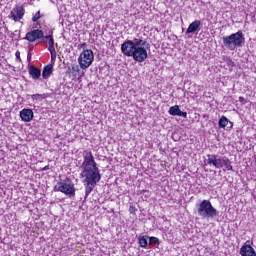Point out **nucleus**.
I'll list each match as a JSON object with an SVG mask.
<instances>
[{
	"label": "nucleus",
	"instance_id": "1",
	"mask_svg": "<svg viewBox=\"0 0 256 256\" xmlns=\"http://www.w3.org/2000/svg\"><path fill=\"white\" fill-rule=\"evenodd\" d=\"M149 49V43L147 40L141 38H134L133 40H126L121 45V51L125 57H132L137 63H143L149 54L147 50Z\"/></svg>",
	"mask_w": 256,
	"mask_h": 256
},
{
	"label": "nucleus",
	"instance_id": "2",
	"mask_svg": "<svg viewBox=\"0 0 256 256\" xmlns=\"http://www.w3.org/2000/svg\"><path fill=\"white\" fill-rule=\"evenodd\" d=\"M81 177H101V172L99 171V167H97V162H95V158L93 157V153L87 152L84 155V161L82 163Z\"/></svg>",
	"mask_w": 256,
	"mask_h": 256
},
{
	"label": "nucleus",
	"instance_id": "3",
	"mask_svg": "<svg viewBox=\"0 0 256 256\" xmlns=\"http://www.w3.org/2000/svg\"><path fill=\"white\" fill-rule=\"evenodd\" d=\"M207 163L210 167L215 169H223V171H233L231 160L225 156H217L215 154L207 155Z\"/></svg>",
	"mask_w": 256,
	"mask_h": 256
},
{
	"label": "nucleus",
	"instance_id": "4",
	"mask_svg": "<svg viewBox=\"0 0 256 256\" xmlns=\"http://www.w3.org/2000/svg\"><path fill=\"white\" fill-rule=\"evenodd\" d=\"M198 215L201 219H215L219 217V211L213 207L210 200H202L198 205Z\"/></svg>",
	"mask_w": 256,
	"mask_h": 256
},
{
	"label": "nucleus",
	"instance_id": "5",
	"mask_svg": "<svg viewBox=\"0 0 256 256\" xmlns=\"http://www.w3.org/2000/svg\"><path fill=\"white\" fill-rule=\"evenodd\" d=\"M223 43L227 49H230V51H235L237 47H243V44L245 43L243 31H238L230 36H224Z\"/></svg>",
	"mask_w": 256,
	"mask_h": 256
},
{
	"label": "nucleus",
	"instance_id": "6",
	"mask_svg": "<svg viewBox=\"0 0 256 256\" xmlns=\"http://www.w3.org/2000/svg\"><path fill=\"white\" fill-rule=\"evenodd\" d=\"M53 190L64 193V195H68V197H75V184L69 178L57 182Z\"/></svg>",
	"mask_w": 256,
	"mask_h": 256
},
{
	"label": "nucleus",
	"instance_id": "7",
	"mask_svg": "<svg viewBox=\"0 0 256 256\" xmlns=\"http://www.w3.org/2000/svg\"><path fill=\"white\" fill-rule=\"evenodd\" d=\"M95 59V55L93 54V50L86 49L84 50L78 57V63L81 69H89L91 65H93V61Z\"/></svg>",
	"mask_w": 256,
	"mask_h": 256
},
{
	"label": "nucleus",
	"instance_id": "8",
	"mask_svg": "<svg viewBox=\"0 0 256 256\" xmlns=\"http://www.w3.org/2000/svg\"><path fill=\"white\" fill-rule=\"evenodd\" d=\"M84 177V185H85V197H89L93 188L101 181V176H82Z\"/></svg>",
	"mask_w": 256,
	"mask_h": 256
},
{
	"label": "nucleus",
	"instance_id": "9",
	"mask_svg": "<svg viewBox=\"0 0 256 256\" xmlns=\"http://www.w3.org/2000/svg\"><path fill=\"white\" fill-rule=\"evenodd\" d=\"M24 16H25V8L23 7V5H16L11 10L8 17L9 19H12V21H15V23H17L18 21L23 19Z\"/></svg>",
	"mask_w": 256,
	"mask_h": 256
},
{
	"label": "nucleus",
	"instance_id": "10",
	"mask_svg": "<svg viewBox=\"0 0 256 256\" xmlns=\"http://www.w3.org/2000/svg\"><path fill=\"white\" fill-rule=\"evenodd\" d=\"M43 37H45V35L43 34V30L35 29V30H31L30 32H28L26 34L25 39L27 41H29L30 43H35V41H37V39H43Z\"/></svg>",
	"mask_w": 256,
	"mask_h": 256
},
{
	"label": "nucleus",
	"instance_id": "11",
	"mask_svg": "<svg viewBox=\"0 0 256 256\" xmlns=\"http://www.w3.org/2000/svg\"><path fill=\"white\" fill-rule=\"evenodd\" d=\"M33 110L31 109H23L20 111V118L22 121H25V123H29V121H33Z\"/></svg>",
	"mask_w": 256,
	"mask_h": 256
},
{
	"label": "nucleus",
	"instance_id": "12",
	"mask_svg": "<svg viewBox=\"0 0 256 256\" xmlns=\"http://www.w3.org/2000/svg\"><path fill=\"white\" fill-rule=\"evenodd\" d=\"M200 27H201V20H195L188 26L186 30V35H189L191 33H197V31H200Z\"/></svg>",
	"mask_w": 256,
	"mask_h": 256
},
{
	"label": "nucleus",
	"instance_id": "13",
	"mask_svg": "<svg viewBox=\"0 0 256 256\" xmlns=\"http://www.w3.org/2000/svg\"><path fill=\"white\" fill-rule=\"evenodd\" d=\"M241 256H256L255 249L251 245H244L240 249Z\"/></svg>",
	"mask_w": 256,
	"mask_h": 256
},
{
	"label": "nucleus",
	"instance_id": "14",
	"mask_svg": "<svg viewBox=\"0 0 256 256\" xmlns=\"http://www.w3.org/2000/svg\"><path fill=\"white\" fill-rule=\"evenodd\" d=\"M81 72V66L77 64H72L71 67H68V73L69 75H72V77H77L79 73Z\"/></svg>",
	"mask_w": 256,
	"mask_h": 256
},
{
	"label": "nucleus",
	"instance_id": "15",
	"mask_svg": "<svg viewBox=\"0 0 256 256\" xmlns=\"http://www.w3.org/2000/svg\"><path fill=\"white\" fill-rule=\"evenodd\" d=\"M28 72H29V75L32 77V79L36 80L41 77V70L34 66H30Z\"/></svg>",
	"mask_w": 256,
	"mask_h": 256
},
{
	"label": "nucleus",
	"instance_id": "16",
	"mask_svg": "<svg viewBox=\"0 0 256 256\" xmlns=\"http://www.w3.org/2000/svg\"><path fill=\"white\" fill-rule=\"evenodd\" d=\"M51 73H53V65L48 64L43 69V72H42L43 79H49V77H51Z\"/></svg>",
	"mask_w": 256,
	"mask_h": 256
},
{
	"label": "nucleus",
	"instance_id": "17",
	"mask_svg": "<svg viewBox=\"0 0 256 256\" xmlns=\"http://www.w3.org/2000/svg\"><path fill=\"white\" fill-rule=\"evenodd\" d=\"M45 39H47L48 41V51H51L53 49H55V40L53 39V35H48L44 37Z\"/></svg>",
	"mask_w": 256,
	"mask_h": 256
},
{
	"label": "nucleus",
	"instance_id": "18",
	"mask_svg": "<svg viewBox=\"0 0 256 256\" xmlns=\"http://www.w3.org/2000/svg\"><path fill=\"white\" fill-rule=\"evenodd\" d=\"M227 125H229V119H227V117L222 116L219 120V127L221 129H225V127H227Z\"/></svg>",
	"mask_w": 256,
	"mask_h": 256
},
{
	"label": "nucleus",
	"instance_id": "19",
	"mask_svg": "<svg viewBox=\"0 0 256 256\" xmlns=\"http://www.w3.org/2000/svg\"><path fill=\"white\" fill-rule=\"evenodd\" d=\"M168 113L169 115H173V116L177 115V113H179V105L170 107L168 110Z\"/></svg>",
	"mask_w": 256,
	"mask_h": 256
},
{
	"label": "nucleus",
	"instance_id": "20",
	"mask_svg": "<svg viewBox=\"0 0 256 256\" xmlns=\"http://www.w3.org/2000/svg\"><path fill=\"white\" fill-rule=\"evenodd\" d=\"M31 99H33V101H41L45 99V94H33L31 95Z\"/></svg>",
	"mask_w": 256,
	"mask_h": 256
},
{
	"label": "nucleus",
	"instance_id": "21",
	"mask_svg": "<svg viewBox=\"0 0 256 256\" xmlns=\"http://www.w3.org/2000/svg\"><path fill=\"white\" fill-rule=\"evenodd\" d=\"M139 245L140 247H147L148 242H147V238H145V236H142L141 238H139Z\"/></svg>",
	"mask_w": 256,
	"mask_h": 256
},
{
	"label": "nucleus",
	"instance_id": "22",
	"mask_svg": "<svg viewBox=\"0 0 256 256\" xmlns=\"http://www.w3.org/2000/svg\"><path fill=\"white\" fill-rule=\"evenodd\" d=\"M49 51L51 54V62L55 63V61L57 60V51L55 49L49 50Z\"/></svg>",
	"mask_w": 256,
	"mask_h": 256
},
{
	"label": "nucleus",
	"instance_id": "23",
	"mask_svg": "<svg viewBox=\"0 0 256 256\" xmlns=\"http://www.w3.org/2000/svg\"><path fill=\"white\" fill-rule=\"evenodd\" d=\"M41 19V12L38 11L33 17H32V21L33 23H37V21Z\"/></svg>",
	"mask_w": 256,
	"mask_h": 256
},
{
	"label": "nucleus",
	"instance_id": "24",
	"mask_svg": "<svg viewBox=\"0 0 256 256\" xmlns=\"http://www.w3.org/2000/svg\"><path fill=\"white\" fill-rule=\"evenodd\" d=\"M150 245H159V238L157 237H150Z\"/></svg>",
	"mask_w": 256,
	"mask_h": 256
},
{
	"label": "nucleus",
	"instance_id": "25",
	"mask_svg": "<svg viewBox=\"0 0 256 256\" xmlns=\"http://www.w3.org/2000/svg\"><path fill=\"white\" fill-rule=\"evenodd\" d=\"M176 115H177V117H184L186 119L187 112H183V111H181V109H179L178 113Z\"/></svg>",
	"mask_w": 256,
	"mask_h": 256
},
{
	"label": "nucleus",
	"instance_id": "26",
	"mask_svg": "<svg viewBox=\"0 0 256 256\" xmlns=\"http://www.w3.org/2000/svg\"><path fill=\"white\" fill-rule=\"evenodd\" d=\"M15 57H16V61H18L19 63H21V52L16 51Z\"/></svg>",
	"mask_w": 256,
	"mask_h": 256
},
{
	"label": "nucleus",
	"instance_id": "27",
	"mask_svg": "<svg viewBox=\"0 0 256 256\" xmlns=\"http://www.w3.org/2000/svg\"><path fill=\"white\" fill-rule=\"evenodd\" d=\"M135 211H137V208H135V206H130V207H129V213H130L131 215H133V213H135Z\"/></svg>",
	"mask_w": 256,
	"mask_h": 256
},
{
	"label": "nucleus",
	"instance_id": "28",
	"mask_svg": "<svg viewBox=\"0 0 256 256\" xmlns=\"http://www.w3.org/2000/svg\"><path fill=\"white\" fill-rule=\"evenodd\" d=\"M239 101H240V103H243V105H245V98L244 97L240 96Z\"/></svg>",
	"mask_w": 256,
	"mask_h": 256
},
{
	"label": "nucleus",
	"instance_id": "29",
	"mask_svg": "<svg viewBox=\"0 0 256 256\" xmlns=\"http://www.w3.org/2000/svg\"><path fill=\"white\" fill-rule=\"evenodd\" d=\"M27 60H28V61H31V53H28V55H27Z\"/></svg>",
	"mask_w": 256,
	"mask_h": 256
},
{
	"label": "nucleus",
	"instance_id": "30",
	"mask_svg": "<svg viewBox=\"0 0 256 256\" xmlns=\"http://www.w3.org/2000/svg\"><path fill=\"white\" fill-rule=\"evenodd\" d=\"M49 169V166H45L42 171H47Z\"/></svg>",
	"mask_w": 256,
	"mask_h": 256
},
{
	"label": "nucleus",
	"instance_id": "31",
	"mask_svg": "<svg viewBox=\"0 0 256 256\" xmlns=\"http://www.w3.org/2000/svg\"><path fill=\"white\" fill-rule=\"evenodd\" d=\"M143 193H149V191H147V190H143Z\"/></svg>",
	"mask_w": 256,
	"mask_h": 256
}]
</instances>
